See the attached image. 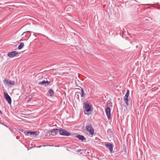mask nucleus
Segmentation results:
<instances>
[{"mask_svg":"<svg viewBox=\"0 0 160 160\" xmlns=\"http://www.w3.org/2000/svg\"><path fill=\"white\" fill-rule=\"evenodd\" d=\"M18 53L16 51L9 52L8 54V56L10 58H12L17 55Z\"/></svg>","mask_w":160,"mask_h":160,"instance_id":"obj_8","label":"nucleus"},{"mask_svg":"<svg viewBox=\"0 0 160 160\" xmlns=\"http://www.w3.org/2000/svg\"><path fill=\"white\" fill-rule=\"evenodd\" d=\"M24 46V43L23 42H21L20 44L18 46V49H21Z\"/></svg>","mask_w":160,"mask_h":160,"instance_id":"obj_14","label":"nucleus"},{"mask_svg":"<svg viewBox=\"0 0 160 160\" xmlns=\"http://www.w3.org/2000/svg\"><path fill=\"white\" fill-rule=\"evenodd\" d=\"M0 113H1V114L2 113V112L1 110H0Z\"/></svg>","mask_w":160,"mask_h":160,"instance_id":"obj_21","label":"nucleus"},{"mask_svg":"<svg viewBox=\"0 0 160 160\" xmlns=\"http://www.w3.org/2000/svg\"><path fill=\"white\" fill-rule=\"evenodd\" d=\"M59 133L61 135L68 136L70 135L71 133L68 132L65 129L60 128L59 129Z\"/></svg>","mask_w":160,"mask_h":160,"instance_id":"obj_2","label":"nucleus"},{"mask_svg":"<svg viewBox=\"0 0 160 160\" xmlns=\"http://www.w3.org/2000/svg\"><path fill=\"white\" fill-rule=\"evenodd\" d=\"M48 93L50 94V96H52L54 94V92L52 89H50L49 90Z\"/></svg>","mask_w":160,"mask_h":160,"instance_id":"obj_16","label":"nucleus"},{"mask_svg":"<svg viewBox=\"0 0 160 160\" xmlns=\"http://www.w3.org/2000/svg\"><path fill=\"white\" fill-rule=\"evenodd\" d=\"M86 129L87 131L88 132V133L90 135H92L94 133V130L93 128L92 125L89 124L86 126Z\"/></svg>","mask_w":160,"mask_h":160,"instance_id":"obj_1","label":"nucleus"},{"mask_svg":"<svg viewBox=\"0 0 160 160\" xmlns=\"http://www.w3.org/2000/svg\"><path fill=\"white\" fill-rule=\"evenodd\" d=\"M128 36H129V35L128 34V32L125 31L123 32L122 37L123 38H129Z\"/></svg>","mask_w":160,"mask_h":160,"instance_id":"obj_13","label":"nucleus"},{"mask_svg":"<svg viewBox=\"0 0 160 160\" xmlns=\"http://www.w3.org/2000/svg\"><path fill=\"white\" fill-rule=\"evenodd\" d=\"M50 83V82L49 81H48L47 80H43L41 82H39V84L40 85H44L45 86H47Z\"/></svg>","mask_w":160,"mask_h":160,"instance_id":"obj_11","label":"nucleus"},{"mask_svg":"<svg viewBox=\"0 0 160 160\" xmlns=\"http://www.w3.org/2000/svg\"><path fill=\"white\" fill-rule=\"evenodd\" d=\"M30 32L29 31H27V32H24L22 34V35H25V37H26V35H27V33H28V32Z\"/></svg>","mask_w":160,"mask_h":160,"instance_id":"obj_19","label":"nucleus"},{"mask_svg":"<svg viewBox=\"0 0 160 160\" xmlns=\"http://www.w3.org/2000/svg\"><path fill=\"white\" fill-rule=\"evenodd\" d=\"M147 18H148L147 17V18L145 17L144 18V20L145 21H148L149 20Z\"/></svg>","mask_w":160,"mask_h":160,"instance_id":"obj_20","label":"nucleus"},{"mask_svg":"<svg viewBox=\"0 0 160 160\" xmlns=\"http://www.w3.org/2000/svg\"><path fill=\"white\" fill-rule=\"evenodd\" d=\"M27 133H29L31 135H34L36 134V132H30L29 131L27 132Z\"/></svg>","mask_w":160,"mask_h":160,"instance_id":"obj_17","label":"nucleus"},{"mask_svg":"<svg viewBox=\"0 0 160 160\" xmlns=\"http://www.w3.org/2000/svg\"><path fill=\"white\" fill-rule=\"evenodd\" d=\"M84 109V111L88 112L91 111V106L88 103H86L84 104L83 106Z\"/></svg>","mask_w":160,"mask_h":160,"instance_id":"obj_6","label":"nucleus"},{"mask_svg":"<svg viewBox=\"0 0 160 160\" xmlns=\"http://www.w3.org/2000/svg\"><path fill=\"white\" fill-rule=\"evenodd\" d=\"M105 112L108 118L109 119L111 118V109L109 107H107L105 109Z\"/></svg>","mask_w":160,"mask_h":160,"instance_id":"obj_5","label":"nucleus"},{"mask_svg":"<svg viewBox=\"0 0 160 160\" xmlns=\"http://www.w3.org/2000/svg\"><path fill=\"white\" fill-rule=\"evenodd\" d=\"M49 133V134H51L52 136L55 135L59 133V129L57 128L53 129L51 130Z\"/></svg>","mask_w":160,"mask_h":160,"instance_id":"obj_9","label":"nucleus"},{"mask_svg":"<svg viewBox=\"0 0 160 160\" xmlns=\"http://www.w3.org/2000/svg\"><path fill=\"white\" fill-rule=\"evenodd\" d=\"M3 82L5 85H7L8 86H9L10 85H13L15 84V82L14 81L11 80L8 81L6 79H5L3 80Z\"/></svg>","mask_w":160,"mask_h":160,"instance_id":"obj_4","label":"nucleus"},{"mask_svg":"<svg viewBox=\"0 0 160 160\" xmlns=\"http://www.w3.org/2000/svg\"><path fill=\"white\" fill-rule=\"evenodd\" d=\"M137 1L134 0H131V4H134ZM135 4H136L135 3Z\"/></svg>","mask_w":160,"mask_h":160,"instance_id":"obj_18","label":"nucleus"},{"mask_svg":"<svg viewBox=\"0 0 160 160\" xmlns=\"http://www.w3.org/2000/svg\"><path fill=\"white\" fill-rule=\"evenodd\" d=\"M81 92H82V94L81 95V97L84 98L86 96V94L85 93H84V92L82 88L81 89Z\"/></svg>","mask_w":160,"mask_h":160,"instance_id":"obj_15","label":"nucleus"},{"mask_svg":"<svg viewBox=\"0 0 160 160\" xmlns=\"http://www.w3.org/2000/svg\"><path fill=\"white\" fill-rule=\"evenodd\" d=\"M76 93H79V94H80V92H76Z\"/></svg>","mask_w":160,"mask_h":160,"instance_id":"obj_22","label":"nucleus"},{"mask_svg":"<svg viewBox=\"0 0 160 160\" xmlns=\"http://www.w3.org/2000/svg\"><path fill=\"white\" fill-rule=\"evenodd\" d=\"M4 96L6 101L9 104H11L12 102V100L11 97L8 95V93L4 92Z\"/></svg>","mask_w":160,"mask_h":160,"instance_id":"obj_3","label":"nucleus"},{"mask_svg":"<svg viewBox=\"0 0 160 160\" xmlns=\"http://www.w3.org/2000/svg\"><path fill=\"white\" fill-rule=\"evenodd\" d=\"M76 137L82 141L86 140V139L85 138V137L84 136L80 134H78L76 136Z\"/></svg>","mask_w":160,"mask_h":160,"instance_id":"obj_12","label":"nucleus"},{"mask_svg":"<svg viewBox=\"0 0 160 160\" xmlns=\"http://www.w3.org/2000/svg\"><path fill=\"white\" fill-rule=\"evenodd\" d=\"M129 90L128 89L127 91V92L126 93V94L125 95L124 98V101L125 103L126 104L127 106L128 105V98L129 96Z\"/></svg>","mask_w":160,"mask_h":160,"instance_id":"obj_7","label":"nucleus"},{"mask_svg":"<svg viewBox=\"0 0 160 160\" xmlns=\"http://www.w3.org/2000/svg\"><path fill=\"white\" fill-rule=\"evenodd\" d=\"M105 145L110 150V152H112L113 148L112 145L110 143H108L106 144Z\"/></svg>","mask_w":160,"mask_h":160,"instance_id":"obj_10","label":"nucleus"},{"mask_svg":"<svg viewBox=\"0 0 160 160\" xmlns=\"http://www.w3.org/2000/svg\"><path fill=\"white\" fill-rule=\"evenodd\" d=\"M1 59V57H0V59Z\"/></svg>","mask_w":160,"mask_h":160,"instance_id":"obj_25","label":"nucleus"},{"mask_svg":"<svg viewBox=\"0 0 160 160\" xmlns=\"http://www.w3.org/2000/svg\"><path fill=\"white\" fill-rule=\"evenodd\" d=\"M41 147V146H40L39 147H38L40 148V147Z\"/></svg>","mask_w":160,"mask_h":160,"instance_id":"obj_24","label":"nucleus"},{"mask_svg":"<svg viewBox=\"0 0 160 160\" xmlns=\"http://www.w3.org/2000/svg\"><path fill=\"white\" fill-rule=\"evenodd\" d=\"M127 140H128V137L127 138Z\"/></svg>","mask_w":160,"mask_h":160,"instance_id":"obj_23","label":"nucleus"}]
</instances>
